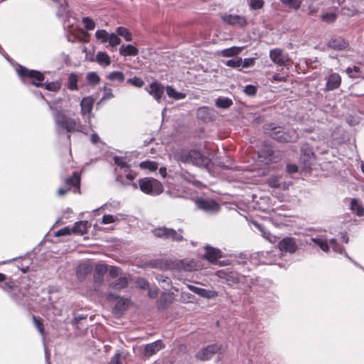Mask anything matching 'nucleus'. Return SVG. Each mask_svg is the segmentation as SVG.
<instances>
[{"instance_id":"nucleus-50","label":"nucleus","mask_w":364,"mask_h":364,"mask_svg":"<svg viewBox=\"0 0 364 364\" xmlns=\"http://www.w3.org/2000/svg\"><path fill=\"white\" fill-rule=\"evenodd\" d=\"M135 283H136L137 287H139L141 289H146L149 287V283L148 282L147 280H146L144 278H141V277L136 278Z\"/></svg>"},{"instance_id":"nucleus-44","label":"nucleus","mask_w":364,"mask_h":364,"mask_svg":"<svg viewBox=\"0 0 364 364\" xmlns=\"http://www.w3.org/2000/svg\"><path fill=\"white\" fill-rule=\"evenodd\" d=\"M242 60L241 58L228 60L225 62V64L231 68H237L242 65Z\"/></svg>"},{"instance_id":"nucleus-34","label":"nucleus","mask_w":364,"mask_h":364,"mask_svg":"<svg viewBox=\"0 0 364 364\" xmlns=\"http://www.w3.org/2000/svg\"><path fill=\"white\" fill-rule=\"evenodd\" d=\"M116 32L117 35L124 37L127 41H132V35L131 33L129 32V31L126 28L118 27L116 29Z\"/></svg>"},{"instance_id":"nucleus-51","label":"nucleus","mask_w":364,"mask_h":364,"mask_svg":"<svg viewBox=\"0 0 364 364\" xmlns=\"http://www.w3.org/2000/svg\"><path fill=\"white\" fill-rule=\"evenodd\" d=\"M108 271V267L106 264L100 263L95 267V273L99 274V276H102L105 274Z\"/></svg>"},{"instance_id":"nucleus-15","label":"nucleus","mask_w":364,"mask_h":364,"mask_svg":"<svg viewBox=\"0 0 364 364\" xmlns=\"http://www.w3.org/2000/svg\"><path fill=\"white\" fill-rule=\"evenodd\" d=\"M174 300V294L171 292H163L158 301V307L160 309L168 308Z\"/></svg>"},{"instance_id":"nucleus-9","label":"nucleus","mask_w":364,"mask_h":364,"mask_svg":"<svg viewBox=\"0 0 364 364\" xmlns=\"http://www.w3.org/2000/svg\"><path fill=\"white\" fill-rule=\"evenodd\" d=\"M269 58L271 60L280 66H284L289 62V57L287 53H284L280 48H274L269 51Z\"/></svg>"},{"instance_id":"nucleus-24","label":"nucleus","mask_w":364,"mask_h":364,"mask_svg":"<svg viewBox=\"0 0 364 364\" xmlns=\"http://www.w3.org/2000/svg\"><path fill=\"white\" fill-rule=\"evenodd\" d=\"M88 223L87 221H78L76 222L72 229L73 233L84 235L87 232Z\"/></svg>"},{"instance_id":"nucleus-45","label":"nucleus","mask_w":364,"mask_h":364,"mask_svg":"<svg viewBox=\"0 0 364 364\" xmlns=\"http://www.w3.org/2000/svg\"><path fill=\"white\" fill-rule=\"evenodd\" d=\"M127 83L136 87H141L144 85V82L142 79L138 77H134L133 78H129L127 80Z\"/></svg>"},{"instance_id":"nucleus-48","label":"nucleus","mask_w":364,"mask_h":364,"mask_svg":"<svg viewBox=\"0 0 364 364\" xmlns=\"http://www.w3.org/2000/svg\"><path fill=\"white\" fill-rule=\"evenodd\" d=\"M82 23L85 26V28L88 31L93 30L95 27V22L93 21L92 19L90 18L89 17H84L82 18Z\"/></svg>"},{"instance_id":"nucleus-29","label":"nucleus","mask_w":364,"mask_h":364,"mask_svg":"<svg viewBox=\"0 0 364 364\" xmlns=\"http://www.w3.org/2000/svg\"><path fill=\"white\" fill-rule=\"evenodd\" d=\"M78 80H79V77L75 73H71L68 77V89L70 90H77L78 89V86H77Z\"/></svg>"},{"instance_id":"nucleus-11","label":"nucleus","mask_w":364,"mask_h":364,"mask_svg":"<svg viewBox=\"0 0 364 364\" xmlns=\"http://www.w3.org/2000/svg\"><path fill=\"white\" fill-rule=\"evenodd\" d=\"M187 287L191 291L205 299H214L218 296V293L213 289H205L192 284H187Z\"/></svg>"},{"instance_id":"nucleus-53","label":"nucleus","mask_w":364,"mask_h":364,"mask_svg":"<svg viewBox=\"0 0 364 364\" xmlns=\"http://www.w3.org/2000/svg\"><path fill=\"white\" fill-rule=\"evenodd\" d=\"M114 97L112 89L105 87L103 88V95L102 100H107Z\"/></svg>"},{"instance_id":"nucleus-54","label":"nucleus","mask_w":364,"mask_h":364,"mask_svg":"<svg viewBox=\"0 0 364 364\" xmlns=\"http://www.w3.org/2000/svg\"><path fill=\"white\" fill-rule=\"evenodd\" d=\"M44 85L46 90L50 91H57L60 89V84L58 82L46 83Z\"/></svg>"},{"instance_id":"nucleus-57","label":"nucleus","mask_w":364,"mask_h":364,"mask_svg":"<svg viewBox=\"0 0 364 364\" xmlns=\"http://www.w3.org/2000/svg\"><path fill=\"white\" fill-rule=\"evenodd\" d=\"M255 58H245L242 60V65L243 68H249L255 65Z\"/></svg>"},{"instance_id":"nucleus-23","label":"nucleus","mask_w":364,"mask_h":364,"mask_svg":"<svg viewBox=\"0 0 364 364\" xmlns=\"http://www.w3.org/2000/svg\"><path fill=\"white\" fill-rule=\"evenodd\" d=\"M221 278H224L227 282V284L230 286H232L239 283L240 277L239 275L234 272H223L220 275Z\"/></svg>"},{"instance_id":"nucleus-52","label":"nucleus","mask_w":364,"mask_h":364,"mask_svg":"<svg viewBox=\"0 0 364 364\" xmlns=\"http://www.w3.org/2000/svg\"><path fill=\"white\" fill-rule=\"evenodd\" d=\"M249 4L252 9H259L264 5L263 0H249Z\"/></svg>"},{"instance_id":"nucleus-38","label":"nucleus","mask_w":364,"mask_h":364,"mask_svg":"<svg viewBox=\"0 0 364 364\" xmlns=\"http://www.w3.org/2000/svg\"><path fill=\"white\" fill-rule=\"evenodd\" d=\"M128 279L125 277H119L114 284L110 286L114 289H122L127 286Z\"/></svg>"},{"instance_id":"nucleus-20","label":"nucleus","mask_w":364,"mask_h":364,"mask_svg":"<svg viewBox=\"0 0 364 364\" xmlns=\"http://www.w3.org/2000/svg\"><path fill=\"white\" fill-rule=\"evenodd\" d=\"M164 348V345L160 341H155L154 343L147 344L145 346L144 353L147 356H151L156 353L161 349Z\"/></svg>"},{"instance_id":"nucleus-8","label":"nucleus","mask_w":364,"mask_h":364,"mask_svg":"<svg viewBox=\"0 0 364 364\" xmlns=\"http://www.w3.org/2000/svg\"><path fill=\"white\" fill-rule=\"evenodd\" d=\"M198 208L208 213H215L220 209V205L216 201L211 199L198 198L196 200Z\"/></svg>"},{"instance_id":"nucleus-39","label":"nucleus","mask_w":364,"mask_h":364,"mask_svg":"<svg viewBox=\"0 0 364 364\" xmlns=\"http://www.w3.org/2000/svg\"><path fill=\"white\" fill-rule=\"evenodd\" d=\"M32 319H33V323H34L36 328L38 329L39 333L41 335H43L44 334V327H43V320L41 318L37 317L34 315L32 316Z\"/></svg>"},{"instance_id":"nucleus-12","label":"nucleus","mask_w":364,"mask_h":364,"mask_svg":"<svg viewBox=\"0 0 364 364\" xmlns=\"http://www.w3.org/2000/svg\"><path fill=\"white\" fill-rule=\"evenodd\" d=\"M205 252L204 258L210 263H215L218 259L222 257V252L220 250L207 245L205 247Z\"/></svg>"},{"instance_id":"nucleus-28","label":"nucleus","mask_w":364,"mask_h":364,"mask_svg":"<svg viewBox=\"0 0 364 364\" xmlns=\"http://www.w3.org/2000/svg\"><path fill=\"white\" fill-rule=\"evenodd\" d=\"M350 209L358 216L364 215V208L358 203V200L353 199L350 203Z\"/></svg>"},{"instance_id":"nucleus-37","label":"nucleus","mask_w":364,"mask_h":364,"mask_svg":"<svg viewBox=\"0 0 364 364\" xmlns=\"http://www.w3.org/2000/svg\"><path fill=\"white\" fill-rule=\"evenodd\" d=\"M109 33H107L105 30H97L95 32V37L98 41H100L101 43H107Z\"/></svg>"},{"instance_id":"nucleus-21","label":"nucleus","mask_w":364,"mask_h":364,"mask_svg":"<svg viewBox=\"0 0 364 364\" xmlns=\"http://www.w3.org/2000/svg\"><path fill=\"white\" fill-rule=\"evenodd\" d=\"M243 50V47L233 46L222 50L218 51L217 55L222 57H233L240 54Z\"/></svg>"},{"instance_id":"nucleus-64","label":"nucleus","mask_w":364,"mask_h":364,"mask_svg":"<svg viewBox=\"0 0 364 364\" xmlns=\"http://www.w3.org/2000/svg\"><path fill=\"white\" fill-rule=\"evenodd\" d=\"M159 291L157 288L150 289L148 295L150 298L155 299L158 296Z\"/></svg>"},{"instance_id":"nucleus-6","label":"nucleus","mask_w":364,"mask_h":364,"mask_svg":"<svg viewBox=\"0 0 364 364\" xmlns=\"http://www.w3.org/2000/svg\"><path fill=\"white\" fill-rule=\"evenodd\" d=\"M222 350L221 345L212 344L200 350L196 355V358L201 361L210 360L214 355L220 353Z\"/></svg>"},{"instance_id":"nucleus-62","label":"nucleus","mask_w":364,"mask_h":364,"mask_svg":"<svg viewBox=\"0 0 364 364\" xmlns=\"http://www.w3.org/2000/svg\"><path fill=\"white\" fill-rule=\"evenodd\" d=\"M109 364H122L121 361V355L116 354L110 360Z\"/></svg>"},{"instance_id":"nucleus-59","label":"nucleus","mask_w":364,"mask_h":364,"mask_svg":"<svg viewBox=\"0 0 364 364\" xmlns=\"http://www.w3.org/2000/svg\"><path fill=\"white\" fill-rule=\"evenodd\" d=\"M256 227L260 230L262 231L263 233H262V236L267 240H269L270 242L272 243H274L276 240H275V237H270V235L269 233H267V232H264L262 231V230L261 229V227L259 224H255Z\"/></svg>"},{"instance_id":"nucleus-10","label":"nucleus","mask_w":364,"mask_h":364,"mask_svg":"<svg viewBox=\"0 0 364 364\" xmlns=\"http://www.w3.org/2000/svg\"><path fill=\"white\" fill-rule=\"evenodd\" d=\"M145 90L152 95L158 102L161 101L164 92V86L158 82L151 83Z\"/></svg>"},{"instance_id":"nucleus-13","label":"nucleus","mask_w":364,"mask_h":364,"mask_svg":"<svg viewBox=\"0 0 364 364\" xmlns=\"http://www.w3.org/2000/svg\"><path fill=\"white\" fill-rule=\"evenodd\" d=\"M222 18L225 23L232 26H244L247 23L245 18L239 15L226 14Z\"/></svg>"},{"instance_id":"nucleus-60","label":"nucleus","mask_w":364,"mask_h":364,"mask_svg":"<svg viewBox=\"0 0 364 364\" xmlns=\"http://www.w3.org/2000/svg\"><path fill=\"white\" fill-rule=\"evenodd\" d=\"M268 184L272 188H278L280 185L278 178L276 177L269 178Z\"/></svg>"},{"instance_id":"nucleus-17","label":"nucleus","mask_w":364,"mask_h":364,"mask_svg":"<svg viewBox=\"0 0 364 364\" xmlns=\"http://www.w3.org/2000/svg\"><path fill=\"white\" fill-rule=\"evenodd\" d=\"M341 82V77L338 73H331L329 75L327 82H326V90H333L338 88Z\"/></svg>"},{"instance_id":"nucleus-43","label":"nucleus","mask_w":364,"mask_h":364,"mask_svg":"<svg viewBox=\"0 0 364 364\" xmlns=\"http://www.w3.org/2000/svg\"><path fill=\"white\" fill-rule=\"evenodd\" d=\"M336 18L337 14L336 13H326L321 16V20L328 23L334 22Z\"/></svg>"},{"instance_id":"nucleus-31","label":"nucleus","mask_w":364,"mask_h":364,"mask_svg":"<svg viewBox=\"0 0 364 364\" xmlns=\"http://www.w3.org/2000/svg\"><path fill=\"white\" fill-rule=\"evenodd\" d=\"M107 78L111 81H118L122 82L124 80V75L122 72L114 71L109 73Z\"/></svg>"},{"instance_id":"nucleus-63","label":"nucleus","mask_w":364,"mask_h":364,"mask_svg":"<svg viewBox=\"0 0 364 364\" xmlns=\"http://www.w3.org/2000/svg\"><path fill=\"white\" fill-rule=\"evenodd\" d=\"M272 153H273V151L270 147H266L265 151L262 150L261 152H259V157H262V156L265 157L266 155L268 156H270Z\"/></svg>"},{"instance_id":"nucleus-14","label":"nucleus","mask_w":364,"mask_h":364,"mask_svg":"<svg viewBox=\"0 0 364 364\" xmlns=\"http://www.w3.org/2000/svg\"><path fill=\"white\" fill-rule=\"evenodd\" d=\"M301 161L306 166L311 164L314 159V154L308 144H304L301 147Z\"/></svg>"},{"instance_id":"nucleus-1","label":"nucleus","mask_w":364,"mask_h":364,"mask_svg":"<svg viewBox=\"0 0 364 364\" xmlns=\"http://www.w3.org/2000/svg\"><path fill=\"white\" fill-rule=\"evenodd\" d=\"M176 161L184 164H191L194 166L208 167L210 163L208 158L195 149H181L174 153Z\"/></svg>"},{"instance_id":"nucleus-55","label":"nucleus","mask_w":364,"mask_h":364,"mask_svg":"<svg viewBox=\"0 0 364 364\" xmlns=\"http://www.w3.org/2000/svg\"><path fill=\"white\" fill-rule=\"evenodd\" d=\"M128 304V300L127 299H120L116 306H115V309L119 310V311H124L127 306Z\"/></svg>"},{"instance_id":"nucleus-2","label":"nucleus","mask_w":364,"mask_h":364,"mask_svg":"<svg viewBox=\"0 0 364 364\" xmlns=\"http://www.w3.org/2000/svg\"><path fill=\"white\" fill-rule=\"evenodd\" d=\"M266 131L271 137L281 142H293L298 139L294 130L285 132L281 127H276L270 124L266 128Z\"/></svg>"},{"instance_id":"nucleus-16","label":"nucleus","mask_w":364,"mask_h":364,"mask_svg":"<svg viewBox=\"0 0 364 364\" xmlns=\"http://www.w3.org/2000/svg\"><path fill=\"white\" fill-rule=\"evenodd\" d=\"M92 271V266L89 262H84L80 264L77 268V276L80 280H82L87 274Z\"/></svg>"},{"instance_id":"nucleus-27","label":"nucleus","mask_w":364,"mask_h":364,"mask_svg":"<svg viewBox=\"0 0 364 364\" xmlns=\"http://www.w3.org/2000/svg\"><path fill=\"white\" fill-rule=\"evenodd\" d=\"M96 61L102 66H108L111 63L110 57L105 53L100 51L96 55Z\"/></svg>"},{"instance_id":"nucleus-5","label":"nucleus","mask_w":364,"mask_h":364,"mask_svg":"<svg viewBox=\"0 0 364 364\" xmlns=\"http://www.w3.org/2000/svg\"><path fill=\"white\" fill-rule=\"evenodd\" d=\"M17 73L21 77L29 79L31 82L36 87L43 85L42 82L44 80V75L38 71L20 67L17 69Z\"/></svg>"},{"instance_id":"nucleus-26","label":"nucleus","mask_w":364,"mask_h":364,"mask_svg":"<svg viewBox=\"0 0 364 364\" xmlns=\"http://www.w3.org/2000/svg\"><path fill=\"white\" fill-rule=\"evenodd\" d=\"M182 232V229H179L178 232H177L172 228H168L166 239H171V240L175 242L182 241L183 240V237L181 235Z\"/></svg>"},{"instance_id":"nucleus-56","label":"nucleus","mask_w":364,"mask_h":364,"mask_svg":"<svg viewBox=\"0 0 364 364\" xmlns=\"http://www.w3.org/2000/svg\"><path fill=\"white\" fill-rule=\"evenodd\" d=\"M244 92L247 95L252 96V95H255L256 94L257 88L254 85H248L245 87Z\"/></svg>"},{"instance_id":"nucleus-36","label":"nucleus","mask_w":364,"mask_h":364,"mask_svg":"<svg viewBox=\"0 0 364 364\" xmlns=\"http://www.w3.org/2000/svg\"><path fill=\"white\" fill-rule=\"evenodd\" d=\"M281 2L289 8L298 9L301 5V0H280Z\"/></svg>"},{"instance_id":"nucleus-33","label":"nucleus","mask_w":364,"mask_h":364,"mask_svg":"<svg viewBox=\"0 0 364 364\" xmlns=\"http://www.w3.org/2000/svg\"><path fill=\"white\" fill-rule=\"evenodd\" d=\"M139 166L141 168L149 169L151 171H154L158 168L159 165L155 161H145L141 162L139 164Z\"/></svg>"},{"instance_id":"nucleus-30","label":"nucleus","mask_w":364,"mask_h":364,"mask_svg":"<svg viewBox=\"0 0 364 364\" xmlns=\"http://www.w3.org/2000/svg\"><path fill=\"white\" fill-rule=\"evenodd\" d=\"M65 183L70 186L79 187L80 183V175L77 172H74L70 178H66Z\"/></svg>"},{"instance_id":"nucleus-25","label":"nucleus","mask_w":364,"mask_h":364,"mask_svg":"<svg viewBox=\"0 0 364 364\" xmlns=\"http://www.w3.org/2000/svg\"><path fill=\"white\" fill-rule=\"evenodd\" d=\"M166 93L168 96L171 98L174 99L175 100H183L186 97V95L185 93L178 92L175 88L172 86H166Z\"/></svg>"},{"instance_id":"nucleus-3","label":"nucleus","mask_w":364,"mask_h":364,"mask_svg":"<svg viewBox=\"0 0 364 364\" xmlns=\"http://www.w3.org/2000/svg\"><path fill=\"white\" fill-rule=\"evenodd\" d=\"M140 190L148 195L157 196L164 191L162 183L153 178H143L139 180Z\"/></svg>"},{"instance_id":"nucleus-7","label":"nucleus","mask_w":364,"mask_h":364,"mask_svg":"<svg viewBox=\"0 0 364 364\" xmlns=\"http://www.w3.org/2000/svg\"><path fill=\"white\" fill-rule=\"evenodd\" d=\"M277 247L282 252L294 254L298 250V245L295 238L287 237L278 242Z\"/></svg>"},{"instance_id":"nucleus-40","label":"nucleus","mask_w":364,"mask_h":364,"mask_svg":"<svg viewBox=\"0 0 364 364\" xmlns=\"http://www.w3.org/2000/svg\"><path fill=\"white\" fill-rule=\"evenodd\" d=\"M156 279L159 282L163 284L162 287L166 289L171 285V280L169 277H165L164 275L158 274L156 276Z\"/></svg>"},{"instance_id":"nucleus-41","label":"nucleus","mask_w":364,"mask_h":364,"mask_svg":"<svg viewBox=\"0 0 364 364\" xmlns=\"http://www.w3.org/2000/svg\"><path fill=\"white\" fill-rule=\"evenodd\" d=\"M311 240L312 242L318 245L323 251L326 252H328L329 247L326 240H322L318 238H311Z\"/></svg>"},{"instance_id":"nucleus-49","label":"nucleus","mask_w":364,"mask_h":364,"mask_svg":"<svg viewBox=\"0 0 364 364\" xmlns=\"http://www.w3.org/2000/svg\"><path fill=\"white\" fill-rule=\"evenodd\" d=\"M119 220V218L117 215H105L102 218V223L103 224H110L115 223Z\"/></svg>"},{"instance_id":"nucleus-32","label":"nucleus","mask_w":364,"mask_h":364,"mask_svg":"<svg viewBox=\"0 0 364 364\" xmlns=\"http://www.w3.org/2000/svg\"><path fill=\"white\" fill-rule=\"evenodd\" d=\"M86 80L92 85H96L100 82V77L95 72L88 73L86 75Z\"/></svg>"},{"instance_id":"nucleus-18","label":"nucleus","mask_w":364,"mask_h":364,"mask_svg":"<svg viewBox=\"0 0 364 364\" xmlns=\"http://www.w3.org/2000/svg\"><path fill=\"white\" fill-rule=\"evenodd\" d=\"M328 46L334 50H344L348 48V43L341 37L331 38Z\"/></svg>"},{"instance_id":"nucleus-47","label":"nucleus","mask_w":364,"mask_h":364,"mask_svg":"<svg viewBox=\"0 0 364 364\" xmlns=\"http://www.w3.org/2000/svg\"><path fill=\"white\" fill-rule=\"evenodd\" d=\"M107 42L114 47L120 44L121 39L115 33H109Z\"/></svg>"},{"instance_id":"nucleus-19","label":"nucleus","mask_w":364,"mask_h":364,"mask_svg":"<svg viewBox=\"0 0 364 364\" xmlns=\"http://www.w3.org/2000/svg\"><path fill=\"white\" fill-rule=\"evenodd\" d=\"M94 99L92 97H84L81 102V114L82 115L90 114L92 110Z\"/></svg>"},{"instance_id":"nucleus-42","label":"nucleus","mask_w":364,"mask_h":364,"mask_svg":"<svg viewBox=\"0 0 364 364\" xmlns=\"http://www.w3.org/2000/svg\"><path fill=\"white\" fill-rule=\"evenodd\" d=\"M168 229L165 227L157 228L153 230V234L157 237L166 239Z\"/></svg>"},{"instance_id":"nucleus-35","label":"nucleus","mask_w":364,"mask_h":364,"mask_svg":"<svg viewBox=\"0 0 364 364\" xmlns=\"http://www.w3.org/2000/svg\"><path fill=\"white\" fill-rule=\"evenodd\" d=\"M232 104V100L229 98H225V97H219L216 100V102H215V105L218 107H221V108H228L230 106H231Z\"/></svg>"},{"instance_id":"nucleus-58","label":"nucleus","mask_w":364,"mask_h":364,"mask_svg":"<svg viewBox=\"0 0 364 364\" xmlns=\"http://www.w3.org/2000/svg\"><path fill=\"white\" fill-rule=\"evenodd\" d=\"M73 232L72 230L69 227H65L63 229L59 230L56 233V236L68 235Z\"/></svg>"},{"instance_id":"nucleus-61","label":"nucleus","mask_w":364,"mask_h":364,"mask_svg":"<svg viewBox=\"0 0 364 364\" xmlns=\"http://www.w3.org/2000/svg\"><path fill=\"white\" fill-rule=\"evenodd\" d=\"M109 275L113 277V278H115L117 277L119 274V269L117 267H112L109 269Z\"/></svg>"},{"instance_id":"nucleus-4","label":"nucleus","mask_w":364,"mask_h":364,"mask_svg":"<svg viewBox=\"0 0 364 364\" xmlns=\"http://www.w3.org/2000/svg\"><path fill=\"white\" fill-rule=\"evenodd\" d=\"M53 117L55 124L63 129H65L68 132L80 131V126L77 124L76 121L68 117L62 112L57 110L54 113Z\"/></svg>"},{"instance_id":"nucleus-22","label":"nucleus","mask_w":364,"mask_h":364,"mask_svg":"<svg viewBox=\"0 0 364 364\" xmlns=\"http://www.w3.org/2000/svg\"><path fill=\"white\" fill-rule=\"evenodd\" d=\"M119 53L123 56H135L139 53V50L132 45L122 46Z\"/></svg>"},{"instance_id":"nucleus-46","label":"nucleus","mask_w":364,"mask_h":364,"mask_svg":"<svg viewBox=\"0 0 364 364\" xmlns=\"http://www.w3.org/2000/svg\"><path fill=\"white\" fill-rule=\"evenodd\" d=\"M113 159L114 163L121 168H129V165L125 161L124 158L121 156H114Z\"/></svg>"}]
</instances>
